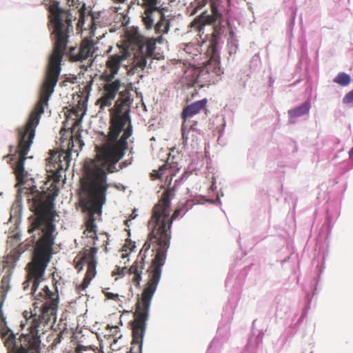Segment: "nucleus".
I'll use <instances>...</instances> for the list:
<instances>
[{
    "mask_svg": "<svg viewBox=\"0 0 353 353\" xmlns=\"http://www.w3.org/2000/svg\"><path fill=\"white\" fill-rule=\"evenodd\" d=\"M67 46H55L48 60L46 77L43 83L39 99L31 112L26 125L18 128V145L14 154L5 156L10 157V161H16L14 164V172L17 180L23 184L28 173L24 170V161L27 159L30 146L35 136V130L39 125L41 116L44 112L45 106L48 105L50 96L59 79L61 70V63L65 54Z\"/></svg>",
    "mask_w": 353,
    "mask_h": 353,
    "instance_id": "obj_4",
    "label": "nucleus"
},
{
    "mask_svg": "<svg viewBox=\"0 0 353 353\" xmlns=\"http://www.w3.org/2000/svg\"><path fill=\"white\" fill-rule=\"evenodd\" d=\"M78 141H79V143L81 144V146L83 144L81 140H78Z\"/></svg>",
    "mask_w": 353,
    "mask_h": 353,
    "instance_id": "obj_41",
    "label": "nucleus"
},
{
    "mask_svg": "<svg viewBox=\"0 0 353 353\" xmlns=\"http://www.w3.org/2000/svg\"><path fill=\"white\" fill-rule=\"evenodd\" d=\"M131 216H132V219H134V217H135V216H134V212H132V213Z\"/></svg>",
    "mask_w": 353,
    "mask_h": 353,
    "instance_id": "obj_36",
    "label": "nucleus"
},
{
    "mask_svg": "<svg viewBox=\"0 0 353 353\" xmlns=\"http://www.w3.org/2000/svg\"><path fill=\"white\" fill-rule=\"evenodd\" d=\"M90 19V24L89 25L90 28V34H94V28L95 26V24L94 23V17L92 15H88L87 17V19Z\"/></svg>",
    "mask_w": 353,
    "mask_h": 353,
    "instance_id": "obj_29",
    "label": "nucleus"
},
{
    "mask_svg": "<svg viewBox=\"0 0 353 353\" xmlns=\"http://www.w3.org/2000/svg\"><path fill=\"white\" fill-rule=\"evenodd\" d=\"M211 14L208 11L203 12L199 16L195 18L191 23L192 28L198 31L201 37L204 34V27L206 25H212L221 18V14L219 12L217 7L213 2L211 3Z\"/></svg>",
    "mask_w": 353,
    "mask_h": 353,
    "instance_id": "obj_12",
    "label": "nucleus"
},
{
    "mask_svg": "<svg viewBox=\"0 0 353 353\" xmlns=\"http://www.w3.org/2000/svg\"><path fill=\"white\" fill-rule=\"evenodd\" d=\"M131 216H132V219H134V217H135V216H134V212H132V213Z\"/></svg>",
    "mask_w": 353,
    "mask_h": 353,
    "instance_id": "obj_37",
    "label": "nucleus"
},
{
    "mask_svg": "<svg viewBox=\"0 0 353 353\" xmlns=\"http://www.w3.org/2000/svg\"><path fill=\"white\" fill-rule=\"evenodd\" d=\"M150 303H143L137 299L134 312V319L131 322L132 340L130 353H142L143 340L146 329V322L149 317Z\"/></svg>",
    "mask_w": 353,
    "mask_h": 353,
    "instance_id": "obj_9",
    "label": "nucleus"
},
{
    "mask_svg": "<svg viewBox=\"0 0 353 353\" xmlns=\"http://www.w3.org/2000/svg\"><path fill=\"white\" fill-rule=\"evenodd\" d=\"M10 273L4 275L1 281V287H0V321L1 319H5L6 317L3 316L2 312V306L3 305L6 294L8 291L10 290Z\"/></svg>",
    "mask_w": 353,
    "mask_h": 353,
    "instance_id": "obj_19",
    "label": "nucleus"
},
{
    "mask_svg": "<svg viewBox=\"0 0 353 353\" xmlns=\"http://www.w3.org/2000/svg\"><path fill=\"white\" fill-rule=\"evenodd\" d=\"M209 0H194L192 3L194 8L192 14H196L199 10H201L208 2Z\"/></svg>",
    "mask_w": 353,
    "mask_h": 353,
    "instance_id": "obj_25",
    "label": "nucleus"
},
{
    "mask_svg": "<svg viewBox=\"0 0 353 353\" xmlns=\"http://www.w3.org/2000/svg\"><path fill=\"white\" fill-rule=\"evenodd\" d=\"M81 183L80 203L83 211L88 214L85 227L89 232L93 234L90 236L94 238L97 228L94 214L101 213L109 185L106 184L105 174L101 170L97 174L88 170L85 179H81Z\"/></svg>",
    "mask_w": 353,
    "mask_h": 353,
    "instance_id": "obj_5",
    "label": "nucleus"
},
{
    "mask_svg": "<svg viewBox=\"0 0 353 353\" xmlns=\"http://www.w3.org/2000/svg\"><path fill=\"white\" fill-rule=\"evenodd\" d=\"M131 216H132V219H134V217H135V216H134V212H132V213Z\"/></svg>",
    "mask_w": 353,
    "mask_h": 353,
    "instance_id": "obj_40",
    "label": "nucleus"
},
{
    "mask_svg": "<svg viewBox=\"0 0 353 353\" xmlns=\"http://www.w3.org/2000/svg\"><path fill=\"white\" fill-rule=\"evenodd\" d=\"M81 44L84 45V44H94V41L92 40L91 41H89V40L88 39H84L81 41Z\"/></svg>",
    "mask_w": 353,
    "mask_h": 353,
    "instance_id": "obj_31",
    "label": "nucleus"
},
{
    "mask_svg": "<svg viewBox=\"0 0 353 353\" xmlns=\"http://www.w3.org/2000/svg\"><path fill=\"white\" fill-rule=\"evenodd\" d=\"M119 52L109 57L105 68L101 74L102 85L101 96L97 100L96 105L100 112L112 106L117 94L119 98L110 111V125L104 141L100 146L96 147V156L93 159H86L83 164V176L85 179L88 170L98 173L100 170L105 172L106 179L108 174L119 172L128 163L123 161L117 168V165L124 157L128 149V139L132 134V125L130 116V94L125 89L119 92L121 87L120 79H114L121 63L130 56V46H117Z\"/></svg>",
    "mask_w": 353,
    "mask_h": 353,
    "instance_id": "obj_1",
    "label": "nucleus"
},
{
    "mask_svg": "<svg viewBox=\"0 0 353 353\" xmlns=\"http://www.w3.org/2000/svg\"><path fill=\"white\" fill-rule=\"evenodd\" d=\"M83 263V261H82L81 259L80 261L77 263L75 268L79 270H82Z\"/></svg>",
    "mask_w": 353,
    "mask_h": 353,
    "instance_id": "obj_30",
    "label": "nucleus"
},
{
    "mask_svg": "<svg viewBox=\"0 0 353 353\" xmlns=\"http://www.w3.org/2000/svg\"><path fill=\"white\" fill-rule=\"evenodd\" d=\"M131 216H132V219H134V217H135V216H134V212H132V213Z\"/></svg>",
    "mask_w": 353,
    "mask_h": 353,
    "instance_id": "obj_39",
    "label": "nucleus"
},
{
    "mask_svg": "<svg viewBox=\"0 0 353 353\" xmlns=\"http://www.w3.org/2000/svg\"><path fill=\"white\" fill-rule=\"evenodd\" d=\"M78 12H79V21L77 23V28L82 30L83 25L84 24V21H85L84 12L83 11H81V10H79Z\"/></svg>",
    "mask_w": 353,
    "mask_h": 353,
    "instance_id": "obj_28",
    "label": "nucleus"
},
{
    "mask_svg": "<svg viewBox=\"0 0 353 353\" xmlns=\"http://www.w3.org/2000/svg\"><path fill=\"white\" fill-rule=\"evenodd\" d=\"M141 6L145 8L143 14L142 15V21L148 30L152 28L154 23L153 13L154 12H165L166 9L161 5V0H141Z\"/></svg>",
    "mask_w": 353,
    "mask_h": 353,
    "instance_id": "obj_14",
    "label": "nucleus"
},
{
    "mask_svg": "<svg viewBox=\"0 0 353 353\" xmlns=\"http://www.w3.org/2000/svg\"><path fill=\"white\" fill-rule=\"evenodd\" d=\"M175 196V188H168L162 194L161 199L154 205L152 214L148 223L151 230L148 239L143 245L137 260L129 269L130 274H133L132 283L139 287L142 279V273L145 268L146 252L151 249L154 258L148 269V280L143 290L141 297L137 299L143 303H151L152 299L157 290L161 276V268L166 260L168 249L171 238V225L181 211L176 208L172 216H170L171 200Z\"/></svg>",
    "mask_w": 353,
    "mask_h": 353,
    "instance_id": "obj_3",
    "label": "nucleus"
},
{
    "mask_svg": "<svg viewBox=\"0 0 353 353\" xmlns=\"http://www.w3.org/2000/svg\"><path fill=\"white\" fill-rule=\"evenodd\" d=\"M168 163H165L162 166L159 168L158 170H154L152 173H151V177L152 179H160L164 174V171L168 169Z\"/></svg>",
    "mask_w": 353,
    "mask_h": 353,
    "instance_id": "obj_24",
    "label": "nucleus"
},
{
    "mask_svg": "<svg viewBox=\"0 0 353 353\" xmlns=\"http://www.w3.org/2000/svg\"><path fill=\"white\" fill-rule=\"evenodd\" d=\"M131 216H132V219H134V217H135V216H134V212H132V213Z\"/></svg>",
    "mask_w": 353,
    "mask_h": 353,
    "instance_id": "obj_38",
    "label": "nucleus"
},
{
    "mask_svg": "<svg viewBox=\"0 0 353 353\" xmlns=\"http://www.w3.org/2000/svg\"><path fill=\"white\" fill-rule=\"evenodd\" d=\"M139 47V52L134 54V68H140L143 70L147 64V59L152 58L153 59H163V56L161 53H155L156 46H138Z\"/></svg>",
    "mask_w": 353,
    "mask_h": 353,
    "instance_id": "obj_13",
    "label": "nucleus"
},
{
    "mask_svg": "<svg viewBox=\"0 0 353 353\" xmlns=\"http://www.w3.org/2000/svg\"><path fill=\"white\" fill-rule=\"evenodd\" d=\"M310 106L308 103H304L299 107L288 111L289 116L291 118H296L302 115L306 114L309 112Z\"/></svg>",
    "mask_w": 353,
    "mask_h": 353,
    "instance_id": "obj_22",
    "label": "nucleus"
},
{
    "mask_svg": "<svg viewBox=\"0 0 353 353\" xmlns=\"http://www.w3.org/2000/svg\"><path fill=\"white\" fill-rule=\"evenodd\" d=\"M50 22L53 24L52 37L54 44H67L69 32L72 28L71 13L61 9L57 1H52L49 6Z\"/></svg>",
    "mask_w": 353,
    "mask_h": 353,
    "instance_id": "obj_8",
    "label": "nucleus"
},
{
    "mask_svg": "<svg viewBox=\"0 0 353 353\" xmlns=\"http://www.w3.org/2000/svg\"><path fill=\"white\" fill-rule=\"evenodd\" d=\"M120 272H123V270H120L119 268H117V274H120Z\"/></svg>",
    "mask_w": 353,
    "mask_h": 353,
    "instance_id": "obj_33",
    "label": "nucleus"
},
{
    "mask_svg": "<svg viewBox=\"0 0 353 353\" xmlns=\"http://www.w3.org/2000/svg\"><path fill=\"white\" fill-rule=\"evenodd\" d=\"M218 25L213 27L211 34H205L203 43L208 41L210 44H218L221 39L222 36L227 37V43L233 44L235 41L234 39V32L231 27Z\"/></svg>",
    "mask_w": 353,
    "mask_h": 353,
    "instance_id": "obj_15",
    "label": "nucleus"
},
{
    "mask_svg": "<svg viewBox=\"0 0 353 353\" xmlns=\"http://www.w3.org/2000/svg\"><path fill=\"white\" fill-rule=\"evenodd\" d=\"M208 103L207 99H203L200 101H197L194 103H191L185 106L181 112V118L183 120V123H186L189 118L194 117L199 114L202 110H205Z\"/></svg>",
    "mask_w": 353,
    "mask_h": 353,
    "instance_id": "obj_17",
    "label": "nucleus"
},
{
    "mask_svg": "<svg viewBox=\"0 0 353 353\" xmlns=\"http://www.w3.org/2000/svg\"><path fill=\"white\" fill-rule=\"evenodd\" d=\"M182 132V143L184 148L190 146L194 147V145L197 143V135L196 129L192 125L188 130H186L185 123H182L181 125Z\"/></svg>",
    "mask_w": 353,
    "mask_h": 353,
    "instance_id": "obj_18",
    "label": "nucleus"
},
{
    "mask_svg": "<svg viewBox=\"0 0 353 353\" xmlns=\"http://www.w3.org/2000/svg\"><path fill=\"white\" fill-rule=\"evenodd\" d=\"M334 81L342 86H346L350 84L351 78L347 74L341 72L334 79Z\"/></svg>",
    "mask_w": 353,
    "mask_h": 353,
    "instance_id": "obj_23",
    "label": "nucleus"
},
{
    "mask_svg": "<svg viewBox=\"0 0 353 353\" xmlns=\"http://www.w3.org/2000/svg\"><path fill=\"white\" fill-rule=\"evenodd\" d=\"M108 290H109V288H106L104 290H103V292L104 295L105 296V297L108 299L118 301L119 300V294L110 292L108 291Z\"/></svg>",
    "mask_w": 353,
    "mask_h": 353,
    "instance_id": "obj_26",
    "label": "nucleus"
},
{
    "mask_svg": "<svg viewBox=\"0 0 353 353\" xmlns=\"http://www.w3.org/2000/svg\"><path fill=\"white\" fill-rule=\"evenodd\" d=\"M73 137L68 142V151L50 150V157L47 159L46 171L51 174V176L59 180L61 177L60 172L67 170L70 162V154L74 151Z\"/></svg>",
    "mask_w": 353,
    "mask_h": 353,
    "instance_id": "obj_11",
    "label": "nucleus"
},
{
    "mask_svg": "<svg viewBox=\"0 0 353 353\" xmlns=\"http://www.w3.org/2000/svg\"><path fill=\"white\" fill-rule=\"evenodd\" d=\"M159 14L160 15V20L155 25L154 30L157 34H160L161 35L157 38H147L140 34L137 28L133 27L125 32V37L129 44H156L157 43H161L164 41L162 34L168 32L170 22L165 18L164 12Z\"/></svg>",
    "mask_w": 353,
    "mask_h": 353,
    "instance_id": "obj_10",
    "label": "nucleus"
},
{
    "mask_svg": "<svg viewBox=\"0 0 353 353\" xmlns=\"http://www.w3.org/2000/svg\"><path fill=\"white\" fill-rule=\"evenodd\" d=\"M201 48L204 51L203 57L207 59L201 67L190 66L184 71L182 82L188 87L198 85L203 88L206 85L214 83L223 73L220 67V57L217 46H185L183 50L190 55L197 56Z\"/></svg>",
    "mask_w": 353,
    "mask_h": 353,
    "instance_id": "obj_6",
    "label": "nucleus"
},
{
    "mask_svg": "<svg viewBox=\"0 0 353 353\" xmlns=\"http://www.w3.org/2000/svg\"><path fill=\"white\" fill-rule=\"evenodd\" d=\"M117 1L120 3H123V2L126 1L127 0H117Z\"/></svg>",
    "mask_w": 353,
    "mask_h": 353,
    "instance_id": "obj_35",
    "label": "nucleus"
},
{
    "mask_svg": "<svg viewBox=\"0 0 353 353\" xmlns=\"http://www.w3.org/2000/svg\"><path fill=\"white\" fill-rule=\"evenodd\" d=\"M112 328L115 330V331H117L119 329V327L117 326H112Z\"/></svg>",
    "mask_w": 353,
    "mask_h": 353,
    "instance_id": "obj_34",
    "label": "nucleus"
},
{
    "mask_svg": "<svg viewBox=\"0 0 353 353\" xmlns=\"http://www.w3.org/2000/svg\"><path fill=\"white\" fill-rule=\"evenodd\" d=\"M96 267L97 263L87 265V272L82 283L77 287L79 289L84 290L88 287L90 281L97 274Z\"/></svg>",
    "mask_w": 353,
    "mask_h": 353,
    "instance_id": "obj_20",
    "label": "nucleus"
},
{
    "mask_svg": "<svg viewBox=\"0 0 353 353\" xmlns=\"http://www.w3.org/2000/svg\"><path fill=\"white\" fill-rule=\"evenodd\" d=\"M57 295L52 298L50 305H46L42 312L40 318L34 320L30 327V332L22 334L19 338V343L16 341L15 335L7 326L5 319L0 321V334L4 340L5 346L8 348L9 353H28L29 351H37L39 349L41 341L39 330L42 325L46 324L54 317L56 310Z\"/></svg>",
    "mask_w": 353,
    "mask_h": 353,
    "instance_id": "obj_7",
    "label": "nucleus"
},
{
    "mask_svg": "<svg viewBox=\"0 0 353 353\" xmlns=\"http://www.w3.org/2000/svg\"><path fill=\"white\" fill-rule=\"evenodd\" d=\"M94 46H74L68 52L70 60L72 61H83L92 57Z\"/></svg>",
    "mask_w": 353,
    "mask_h": 353,
    "instance_id": "obj_16",
    "label": "nucleus"
},
{
    "mask_svg": "<svg viewBox=\"0 0 353 353\" xmlns=\"http://www.w3.org/2000/svg\"><path fill=\"white\" fill-rule=\"evenodd\" d=\"M349 155L350 157L353 156V148L349 151Z\"/></svg>",
    "mask_w": 353,
    "mask_h": 353,
    "instance_id": "obj_32",
    "label": "nucleus"
},
{
    "mask_svg": "<svg viewBox=\"0 0 353 353\" xmlns=\"http://www.w3.org/2000/svg\"><path fill=\"white\" fill-rule=\"evenodd\" d=\"M343 103L349 104L353 103V90L347 92L343 99Z\"/></svg>",
    "mask_w": 353,
    "mask_h": 353,
    "instance_id": "obj_27",
    "label": "nucleus"
},
{
    "mask_svg": "<svg viewBox=\"0 0 353 353\" xmlns=\"http://www.w3.org/2000/svg\"><path fill=\"white\" fill-rule=\"evenodd\" d=\"M12 147H10V152H12Z\"/></svg>",
    "mask_w": 353,
    "mask_h": 353,
    "instance_id": "obj_42",
    "label": "nucleus"
},
{
    "mask_svg": "<svg viewBox=\"0 0 353 353\" xmlns=\"http://www.w3.org/2000/svg\"><path fill=\"white\" fill-rule=\"evenodd\" d=\"M57 193H46L44 191L40 192L35 186L30 189L28 194V201L30 203V210L34 212L36 218L31 223V228L28 230L32 232L34 230H41L43 236L37 241L34 248L32 261L27 265L28 274L26 280L23 282V290H26L31 285L30 293L36 300H41L43 303L39 314H32L28 311L23 312V316L27 321L31 320V324L28 328L30 332V327L34 320L40 318L43 308L51 303L52 298L57 295L56 310L54 317L46 324L42 325L38 329L39 332H44L45 327L51 321H54L58 309L59 294L57 287L54 291L50 290L47 285H45L41 290H39V286L41 281L44 280V274L50 261L52 246L54 243L52 236L55 230L53 224L57 212L54 210V200Z\"/></svg>",
    "mask_w": 353,
    "mask_h": 353,
    "instance_id": "obj_2",
    "label": "nucleus"
},
{
    "mask_svg": "<svg viewBox=\"0 0 353 353\" xmlns=\"http://www.w3.org/2000/svg\"><path fill=\"white\" fill-rule=\"evenodd\" d=\"M98 248L96 247H92L89 249H84L83 254L81 256V261H83L86 265L97 263V253Z\"/></svg>",
    "mask_w": 353,
    "mask_h": 353,
    "instance_id": "obj_21",
    "label": "nucleus"
}]
</instances>
